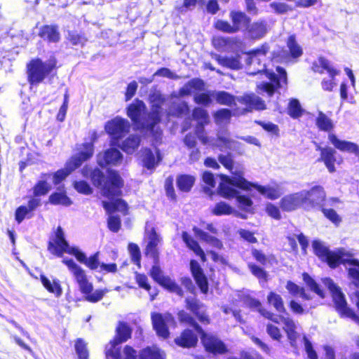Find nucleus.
<instances>
[{
    "instance_id": "4468645a",
    "label": "nucleus",
    "mask_w": 359,
    "mask_h": 359,
    "mask_svg": "<svg viewBox=\"0 0 359 359\" xmlns=\"http://www.w3.org/2000/svg\"><path fill=\"white\" fill-rule=\"evenodd\" d=\"M130 127L129 121L120 116L108 121L105 123L104 130L111 138V145H118L120 140L128 134Z\"/></svg>"
},
{
    "instance_id": "393cba45",
    "label": "nucleus",
    "mask_w": 359,
    "mask_h": 359,
    "mask_svg": "<svg viewBox=\"0 0 359 359\" xmlns=\"http://www.w3.org/2000/svg\"><path fill=\"white\" fill-rule=\"evenodd\" d=\"M252 188L256 189L259 193L271 200L277 199L283 193L281 186L278 184H269L266 186L253 184L251 187V189Z\"/></svg>"
},
{
    "instance_id": "f257e3e1",
    "label": "nucleus",
    "mask_w": 359,
    "mask_h": 359,
    "mask_svg": "<svg viewBox=\"0 0 359 359\" xmlns=\"http://www.w3.org/2000/svg\"><path fill=\"white\" fill-rule=\"evenodd\" d=\"M83 175L85 177L90 174L93 184L101 189L102 194L111 200V202L103 201V207L107 212L119 211L126 214L127 204L120 198L114 199L121 194L122 180L118 174L114 171H109L106 177L99 169L91 171L88 168L82 170Z\"/></svg>"
},
{
    "instance_id": "473e14b6",
    "label": "nucleus",
    "mask_w": 359,
    "mask_h": 359,
    "mask_svg": "<svg viewBox=\"0 0 359 359\" xmlns=\"http://www.w3.org/2000/svg\"><path fill=\"white\" fill-rule=\"evenodd\" d=\"M39 35L49 42H57L60 39L57 27L53 25H46L41 28Z\"/></svg>"
},
{
    "instance_id": "5701e85b",
    "label": "nucleus",
    "mask_w": 359,
    "mask_h": 359,
    "mask_svg": "<svg viewBox=\"0 0 359 359\" xmlns=\"http://www.w3.org/2000/svg\"><path fill=\"white\" fill-rule=\"evenodd\" d=\"M141 158L143 165L149 170H152L161 161L160 151L155 148L154 151L150 149H144L141 151Z\"/></svg>"
},
{
    "instance_id": "4be33fe9",
    "label": "nucleus",
    "mask_w": 359,
    "mask_h": 359,
    "mask_svg": "<svg viewBox=\"0 0 359 359\" xmlns=\"http://www.w3.org/2000/svg\"><path fill=\"white\" fill-rule=\"evenodd\" d=\"M328 140L339 151L359 156V147L356 144L352 142L340 140L333 133L328 135Z\"/></svg>"
},
{
    "instance_id": "423d86ee",
    "label": "nucleus",
    "mask_w": 359,
    "mask_h": 359,
    "mask_svg": "<svg viewBox=\"0 0 359 359\" xmlns=\"http://www.w3.org/2000/svg\"><path fill=\"white\" fill-rule=\"evenodd\" d=\"M48 250L57 257H62L64 252L74 255L76 259L91 270H97L101 264L99 262V252L87 257L78 248L70 247L65 238V233L61 227L55 231V238L49 242Z\"/></svg>"
},
{
    "instance_id": "f03ea898",
    "label": "nucleus",
    "mask_w": 359,
    "mask_h": 359,
    "mask_svg": "<svg viewBox=\"0 0 359 359\" xmlns=\"http://www.w3.org/2000/svg\"><path fill=\"white\" fill-rule=\"evenodd\" d=\"M268 45H262L260 48L249 53L247 64L249 67L248 73L255 75L264 71V74L270 82H263L257 86L260 93L265 92L269 96L272 95L277 88H284L287 85V74L285 70L277 67L276 73L265 70L266 67V54L269 53Z\"/></svg>"
},
{
    "instance_id": "9b49d317",
    "label": "nucleus",
    "mask_w": 359,
    "mask_h": 359,
    "mask_svg": "<svg viewBox=\"0 0 359 359\" xmlns=\"http://www.w3.org/2000/svg\"><path fill=\"white\" fill-rule=\"evenodd\" d=\"M178 318L180 322L190 325L201 335L202 343L208 351L213 353H224L226 351L224 343L215 336L205 333L189 314L181 311L178 313Z\"/></svg>"
},
{
    "instance_id": "774afa93",
    "label": "nucleus",
    "mask_w": 359,
    "mask_h": 359,
    "mask_svg": "<svg viewBox=\"0 0 359 359\" xmlns=\"http://www.w3.org/2000/svg\"><path fill=\"white\" fill-rule=\"evenodd\" d=\"M135 280L140 287L144 288L147 291L151 289V286L148 283V278L145 275L136 273Z\"/></svg>"
},
{
    "instance_id": "864d4df0",
    "label": "nucleus",
    "mask_w": 359,
    "mask_h": 359,
    "mask_svg": "<svg viewBox=\"0 0 359 359\" xmlns=\"http://www.w3.org/2000/svg\"><path fill=\"white\" fill-rule=\"evenodd\" d=\"M74 348L79 359H88V351L86 344L81 339H77L75 341Z\"/></svg>"
},
{
    "instance_id": "a18cd8bd",
    "label": "nucleus",
    "mask_w": 359,
    "mask_h": 359,
    "mask_svg": "<svg viewBox=\"0 0 359 359\" xmlns=\"http://www.w3.org/2000/svg\"><path fill=\"white\" fill-rule=\"evenodd\" d=\"M194 182L195 177L189 175H180L177 180V187L182 191H189Z\"/></svg>"
},
{
    "instance_id": "2eb2a0df",
    "label": "nucleus",
    "mask_w": 359,
    "mask_h": 359,
    "mask_svg": "<svg viewBox=\"0 0 359 359\" xmlns=\"http://www.w3.org/2000/svg\"><path fill=\"white\" fill-rule=\"evenodd\" d=\"M301 193L304 200V208L306 210L321 207L326 198L324 188L319 185L314 186L309 190H302Z\"/></svg>"
},
{
    "instance_id": "c85d7f7f",
    "label": "nucleus",
    "mask_w": 359,
    "mask_h": 359,
    "mask_svg": "<svg viewBox=\"0 0 359 359\" xmlns=\"http://www.w3.org/2000/svg\"><path fill=\"white\" fill-rule=\"evenodd\" d=\"M312 69L314 72L320 74L327 72L332 77H334V76L339 74V71L333 68L330 65V62L323 57H320L313 63Z\"/></svg>"
},
{
    "instance_id": "c756f323",
    "label": "nucleus",
    "mask_w": 359,
    "mask_h": 359,
    "mask_svg": "<svg viewBox=\"0 0 359 359\" xmlns=\"http://www.w3.org/2000/svg\"><path fill=\"white\" fill-rule=\"evenodd\" d=\"M140 143V137L137 135H130L121 143H118L117 147H120L127 154H133L138 148Z\"/></svg>"
},
{
    "instance_id": "09e8293b",
    "label": "nucleus",
    "mask_w": 359,
    "mask_h": 359,
    "mask_svg": "<svg viewBox=\"0 0 359 359\" xmlns=\"http://www.w3.org/2000/svg\"><path fill=\"white\" fill-rule=\"evenodd\" d=\"M192 116L198 122V124L202 126L209 123L208 113L203 108L196 107L193 111Z\"/></svg>"
},
{
    "instance_id": "37998d69",
    "label": "nucleus",
    "mask_w": 359,
    "mask_h": 359,
    "mask_svg": "<svg viewBox=\"0 0 359 359\" xmlns=\"http://www.w3.org/2000/svg\"><path fill=\"white\" fill-rule=\"evenodd\" d=\"M316 123L319 130L329 132L334 128L332 121L322 111L318 112Z\"/></svg>"
},
{
    "instance_id": "b1692460",
    "label": "nucleus",
    "mask_w": 359,
    "mask_h": 359,
    "mask_svg": "<svg viewBox=\"0 0 359 359\" xmlns=\"http://www.w3.org/2000/svg\"><path fill=\"white\" fill-rule=\"evenodd\" d=\"M148 243L145 249V255L151 257L154 262H156L158 257L157 246L161 242L159 236L156 233L154 229L147 233Z\"/></svg>"
},
{
    "instance_id": "3c124183",
    "label": "nucleus",
    "mask_w": 359,
    "mask_h": 359,
    "mask_svg": "<svg viewBox=\"0 0 359 359\" xmlns=\"http://www.w3.org/2000/svg\"><path fill=\"white\" fill-rule=\"evenodd\" d=\"M287 110L288 114L293 118L300 117L303 112L299 102L296 99H292L290 101Z\"/></svg>"
},
{
    "instance_id": "e433bc0d",
    "label": "nucleus",
    "mask_w": 359,
    "mask_h": 359,
    "mask_svg": "<svg viewBox=\"0 0 359 359\" xmlns=\"http://www.w3.org/2000/svg\"><path fill=\"white\" fill-rule=\"evenodd\" d=\"M131 335V330L129 326L125 323H119L116 328V336L114 340L116 346L119 344L127 341Z\"/></svg>"
},
{
    "instance_id": "6ab92c4d",
    "label": "nucleus",
    "mask_w": 359,
    "mask_h": 359,
    "mask_svg": "<svg viewBox=\"0 0 359 359\" xmlns=\"http://www.w3.org/2000/svg\"><path fill=\"white\" fill-rule=\"evenodd\" d=\"M316 149L320 151V157L318 161L323 162L330 172H334L336 171L335 163L340 164L342 161L341 158L337 161L335 149L330 147H321L320 146H318Z\"/></svg>"
},
{
    "instance_id": "58836bf2",
    "label": "nucleus",
    "mask_w": 359,
    "mask_h": 359,
    "mask_svg": "<svg viewBox=\"0 0 359 359\" xmlns=\"http://www.w3.org/2000/svg\"><path fill=\"white\" fill-rule=\"evenodd\" d=\"M214 58L218 62L219 65L224 67L232 69H239L241 68V63L238 56L222 57L215 55Z\"/></svg>"
},
{
    "instance_id": "f3484780",
    "label": "nucleus",
    "mask_w": 359,
    "mask_h": 359,
    "mask_svg": "<svg viewBox=\"0 0 359 359\" xmlns=\"http://www.w3.org/2000/svg\"><path fill=\"white\" fill-rule=\"evenodd\" d=\"M151 276L155 281L170 292L176 293L180 296L182 295V290L180 286L168 276H163L161 270L158 266H153L151 270Z\"/></svg>"
},
{
    "instance_id": "9d476101",
    "label": "nucleus",
    "mask_w": 359,
    "mask_h": 359,
    "mask_svg": "<svg viewBox=\"0 0 359 359\" xmlns=\"http://www.w3.org/2000/svg\"><path fill=\"white\" fill-rule=\"evenodd\" d=\"M211 95L212 97L216 100L217 102L220 104L233 107L236 105V102H238L245 104L250 109L257 110H262L265 109L264 102L260 97L254 94L235 97L225 91H212Z\"/></svg>"
},
{
    "instance_id": "603ef678",
    "label": "nucleus",
    "mask_w": 359,
    "mask_h": 359,
    "mask_svg": "<svg viewBox=\"0 0 359 359\" xmlns=\"http://www.w3.org/2000/svg\"><path fill=\"white\" fill-rule=\"evenodd\" d=\"M203 181L209 186V187H204L205 193L209 196H212L214 194L212 188L215 187L214 175L211 172L205 171L203 174Z\"/></svg>"
},
{
    "instance_id": "72a5a7b5",
    "label": "nucleus",
    "mask_w": 359,
    "mask_h": 359,
    "mask_svg": "<svg viewBox=\"0 0 359 359\" xmlns=\"http://www.w3.org/2000/svg\"><path fill=\"white\" fill-rule=\"evenodd\" d=\"M240 143L237 141L231 140L228 135L219 133L217 145L221 149H226L231 150L238 151L240 149Z\"/></svg>"
},
{
    "instance_id": "ddd939ff",
    "label": "nucleus",
    "mask_w": 359,
    "mask_h": 359,
    "mask_svg": "<svg viewBox=\"0 0 359 359\" xmlns=\"http://www.w3.org/2000/svg\"><path fill=\"white\" fill-rule=\"evenodd\" d=\"M322 282L331 293L335 309L341 316L350 318L354 322L359 323V318L348 307L344 294L341 292V288L329 278L322 279Z\"/></svg>"
},
{
    "instance_id": "338daca9",
    "label": "nucleus",
    "mask_w": 359,
    "mask_h": 359,
    "mask_svg": "<svg viewBox=\"0 0 359 359\" xmlns=\"http://www.w3.org/2000/svg\"><path fill=\"white\" fill-rule=\"evenodd\" d=\"M325 216L332 221L335 224H339L341 222V217L337 212L332 209H323Z\"/></svg>"
},
{
    "instance_id": "dca6fc26",
    "label": "nucleus",
    "mask_w": 359,
    "mask_h": 359,
    "mask_svg": "<svg viewBox=\"0 0 359 359\" xmlns=\"http://www.w3.org/2000/svg\"><path fill=\"white\" fill-rule=\"evenodd\" d=\"M151 320L157 334L163 339H166L169 336L168 325L175 324L173 316L168 313L164 314L152 313Z\"/></svg>"
},
{
    "instance_id": "bb28decb",
    "label": "nucleus",
    "mask_w": 359,
    "mask_h": 359,
    "mask_svg": "<svg viewBox=\"0 0 359 359\" xmlns=\"http://www.w3.org/2000/svg\"><path fill=\"white\" fill-rule=\"evenodd\" d=\"M187 308L191 310L202 323H208V316L205 313L204 306L195 298H187Z\"/></svg>"
},
{
    "instance_id": "49530a36",
    "label": "nucleus",
    "mask_w": 359,
    "mask_h": 359,
    "mask_svg": "<svg viewBox=\"0 0 359 359\" xmlns=\"http://www.w3.org/2000/svg\"><path fill=\"white\" fill-rule=\"evenodd\" d=\"M287 47L292 58L299 57L302 55V48L297 43L294 36H289L287 41Z\"/></svg>"
},
{
    "instance_id": "7c9ffc66",
    "label": "nucleus",
    "mask_w": 359,
    "mask_h": 359,
    "mask_svg": "<svg viewBox=\"0 0 359 359\" xmlns=\"http://www.w3.org/2000/svg\"><path fill=\"white\" fill-rule=\"evenodd\" d=\"M197 341V336L190 330H184L180 337L175 339L177 345L187 348L194 346Z\"/></svg>"
},
{
    "instance_id": "c03bdc74",
    "label": "nucleus",
    "mask_w": 359,
    "mask_h": 359,
    "mask_svg": "<svg viewBox=\"0 0 359 359\" xmlns=\"http://www.w3.org/2000/svg\"><path fill=\"white\" fill-rule=\"evenodd\" d=\"M49 202L53 205H62L64 206H69L72 203L71 199L64 191L52 194L49 196Z\"/></svg>"
},
{
    "instance_id": "ea45409f",
    "label": "nucleus",
    "mask_w": 359,
    "mask_h": 359,
    "mask_svg": "<svg viewBox=\"0 0 359 359\" xmlns=\"http://www.w3.org/2000/svg\"><path fill=\"white\" fill-rule=\"evenodd\" d=\"M195 235L201 240L206 242L210 245L217 248L221 249L223 246L222 243L217 238L208 235L207 233L203 231L197 227L193 229Z\"/></svg>"
},
{
    "instance_id": "8fccbe9b",
    "label": "nucleus",
    "mask_w": 359,
    "mask_h": 359,
    "mask_svg": "<svg viewBox=\"0 0 359 359\" xmlns=\"http://www.w3.org/2000/svg\"><path fill=\"white\" fill-rule=\"evenodd\" d=\"M286 289L288 290L289 293L293 296H299L304 299H309V297L304 292V288L292 281L287 283Z\"/></svg>"
},
{
    "instance_id": "13d9d810",
    "label": "nucleus",
    "mask_w": 359,
    "mask_h": 359,
    "mask_svg": "<svg viewBox=\"0 0 359 359\" xmlns=\"http://www.w3.org/2000/svg\"><path fill=\"white\" fill-rule=\"evenodd\" d=\"M128 250L133 262L140 267L141 255L139 247L135 243H130Z\"/></svg>"
},
{
    "instance_id": "bf43d9fd",
    "label": "nucleus",
    "mask_w": 359,
    "mask_h": 359,
    "mask_svg": "<svg viewBox=\"0 0 359 359\" xmlns=\"http://www.w3.org/2000/svg\"><path fill=\"white\" fill-rule=\"evenodd\" d=\"M212 91H210L208 93H203L196 94L194 95V102L198 104L208 106L212 102Z\"/></svg>"
},
{
    "instance_id": "39448f33",
    "label": "nucleus",
    "mask_w": 359,
    "mask_h": 359,
    "mask_svg": "<svg viewBox=\"0 0 359 359\" xmlns=\"http://www.w3.org/2000/svg\"><path fill=\"white\" fill-rule=\"evenodd\" d=\"M229 170L233 176L220 175L222 180L219 186V193L220 196L227 199L235 198L239 208L245 211H250L252 201L248 197L241 195L240 192L236 190L235 187L246 191H251V187L253 184L247 181L243 177L244 172L242 168L234 167L233 165V169Z\"/></svg>"
},
{
    "instance_id": "680f3d73",
    "label": "nucleus",
    "mask_w": 359,
    "mask_h": 359,
    "mask_svg": "<svg viewBox=\"0 0 359 359\" xmlns=\"http://www.w3.org/2000/svg\"><path fill=\"white\" fill-rule=\"evenodd\" d=\"M266 332L274 340L280 341L283 337L279 328L273 324L269 323L266 325Z\"/></svg>"
},
{
    "instance_id": "6e6552de",
    "label": "nucleus",
    "mask_w": 359,
    "mask_h": 359,
    "mask_svg": "<svg viewBox=\"0 0 359 359\" xmlns=\"http://www.w3.org/2000/svg\"><path fill=\"white\" fill-rule=\"evenodd\" d=\"M245 304L252 309L257 310L262 316L269 319L272 322L279 324L280 322L283 324V329L287 334V338L292 346H296V341L299 337L297 331L298 326L295 322L289 317L278 316L273 313L262 308L261 302L254 298L248 297L245 300Z\"/></svg>"
},
{
    "instance_id": "69168bd1",
    "label": "nucleus",
    "mask_w": 359,
    "mask_h": 359,
    "mask_svg": "<svg viewBox=\"0 0 359 359\" xmlns=\"http://www.w3.org/2000/svg\"><path fill=\"white\" fill-rule=\"evenodd\" d=\"M304 348L309 359H318L316 351L313 349L311 343L308 340L306 336L303 337Z\"/></svg>"
},
{
    "instance_id": "f8f14e48",
    "label": "nucleus",
    "mask_w": 359,
    "mask_h": 359,
    "mask_svg": "<svg viewBox=\"0 0 359 359\" xmlns=\"http://www.w3.org/2000/svg\"><path fill=\"white\" fill-rule=\"evenodd\" d=\"M56 60L54 57L43 62L39 58L32 59L27 65V74L28 82L32 86H37L55 67Z\"/></svg>"
},
{
    "instance_id": "2f4dec72",
    "label": "nucleus",
    "mask_w": 359,
    "mask_h": 359,
    "mask_svg": "<svg viewBox=\"0 0 359 359\" xmlns=\"http://www.w3.org/2000/svg\"><path fill=\"white\" fill-rule=\"evenodd\" d=\"M230 16L233 22L232 27L235 32L245 27L250 22V19L242 12L232 11Z\"/></svg>"
},
{
    "instance_id": "a878e982",
    "label": "nucleus",
    "mask_w": 359,
    "mask_h": 359,
    "mask_svg": "<svg viewBox=\"0 0 359 359\" xmlns=\"http://www.w3.org/2000/svg\"><path fill=\"white\" fill-rule=\"evenodd\" d=\"M190 268L192 275L201 289V291L204 294L207 293L208 290L207 278L203 274L199 264L195 260H191L190 262Z\"/></svg>"
},
{
    "instance_id": "4d7b16f0",
    "label": "nucleus",
    "mask_w": 359,
    "mask_h": 359,
    "mask_svg": "<svg viewBox=\"0 0 359 359\" xmlns=\"http://www.w3.org/2000/svg\"><path fill=\"white\" fill-rule=\"evenodd\" d=\"M303 280L310 289L316 292L318 296L323 298L325 297L323 291L320 288L316 281L307 273L303 274Z\"/></svg>"
},
{
    "instance_id": "de8ad7c7",
    "label": "nucleus",
    "mask_w": 359,
    "mask_h": 359,
    "mask_svg": "<svg viewBox=\"0 0 359 359\" xmlns=\"http://www.w3.org/2000/svg\"><path fill=\"white\" fill-rule=\"evenodd\" d=\"M215 121L217 125L227 124L231 117V111L228 109H222L213 114Z\"/></svg>"
},
{
    "instance_id": "20e7f679",
    "label": "nucleus",
    "mask_w": 359,
    "mask_h": 359,
    "mask_svg": "<svg viewBox=\"0 0 359 359\" xmlns=\"http://www.w3.org/2000/svg\"><path fill=\"white\" fill-rule=\"evenodd\" d=\"M312 246L315 254L322 260L327 262L328 265L334 268L340 264H348V275L353 283L358 287L355 294L351 297L359 309V262L352 257V255L344 249H339L331 252L320 241H314Z\"/></svg>"
},
{
    "instance_id": "4c0bfd02",
    "label": "nucleus",
    "mask_w": 359,
    "mask_h": 359,
    "mask_svg": "<svg viewBox=\"0 0 359 359\" xmlns=\"http://www.w3.org/2000/svg\"><path fill=\"white\" fill-rule=\"evenodd\" d=\"M182 239L187 246L191 249L194 253L198 256L203 262L205 261V255L199 246L198 243L195 241L187 232H183Z\"/></svg>"
},
{
    "instance_id": "6e6d98bb",
    "label": "nucleus",
    "mask_w": 359,
    "mask_h": 359,
    "mask_svg": "<svg viewBox=\"0 0 359 359\" xmlns=\"http://www.w3.org/2000/svg\"><path fill=\"white\" fill-rule=\"evenodd\" d=\"M233 212V208L224 202L217 203L212 209V213L215 215H231Z\"/></svg>"
},
{
    "instance_id": "c9c22d12",
    "label": "nucleus",
    "mask_w": 359,
    "mask_h": 359,
    "mask_svg": "<svg viewBox=\"0 0 359 359\" xmlns=\"http://www.w3.org/2000/svg\"><path fill=\"white\" fill-rule=\"evenodd\" d=\"M40 279L43 287L49 292L53 293L56 297H60L62 294V288L58 280H50L44 275H41Z\"/></svg>"
},
{
    "instance_id": "cd10ccee",
    "label": "nucleus",
    "mask_w": 359,
    "mask_h": 359,
    "mask_svg": "<svg viewBox=\"0 0 359 359\" xmlns=\"http://www.w3.org/2000/svg\"><path fill=\"white\" fill-rule=\"evenodd\" d=\"M50 178V175L43 174L41 179L33 187V196L30 198H37L46 195L51 189L50 184L47 182Z\"/></svg>"
},
{
    "instance_id": "a211bd4d",
    "label": "nucleus",
    "mask_w": 359,
    "mask_h": 359,
    "mask_svg": "<svg viewBox=\"0 0 359 359\" xmlns=\"http://www.w3.org/2000/svg\"><path fill=\"white\" fill-rule=\"evenodd\" d=\"M41 205V201L40 198H29L27 205H20L16 209L15 213V220L20 224L25 219L32 217L34 211Z\"/></svg>"
},
{
    "instance_id": "7ed1b4c3",
    "label": "nucleus",
    "mask_w": 359,
    "mask_h": 359,
    "mask_svg": "<svg viewBox=\"0 0 359 359\" xmlns=\"http://www.w3.org/2000/svg\"><path fill=\"white\" fill-rule=\"evenodd\" d=\"M150 101L151 109L149 113H146V105L142 101L135 100L128 107L127 115L137 127L150 132L158 139L161 135V131L156 125L161 120L164 99L161 94L154 93L150 96Z\"/></svg>"
},
{
    "instance_id": "f704fd0d",
    "label": "nucleus",
    "mask_w": 359,
    "mask_h": 359,
    "mask_svg": "<svg viewBox=\"0 0 359 359\" xmlns=\"http://www.w3.org/2000/svg\"><path fill=\"white\" fill-rule=\"evenodd\" d=\"M139 356L140 359H165V353L156 346L145 348Z\"/></svg>"
},
{
    "instance_id": "5fc2aeb1",
    "label": "nucleus",
    "mask_w": 359,
    "mask_h": 359,
    "mask_svg": "<svg viewBox=\"0 0 359 359\" xmlns=\"http://www.w3.org/2000/svg\"><path fill=\"white\" fill-rule=\"evenodd\" d=\"M106 359H121L118 347L114 341H110L105 348Z\"/></svg>"
},
{
    "instance_id": "aec40b11",
    "label": "nucleus",
    "mask_w": 359,
    "mask_h": 359,
    "mask_svg": "<svg viewBox=\"0 0 359 359\" xmlns=\"http://www.w3.org/2000/svg\"><path fill=\"white\" fill-rule=\"evenodd\" d=\"M97 158L98 164L102 167L110 165H118L122 161L123 155L118 149L111 148L103 154H99Z\"/></svg>"
},
{
    "instance_id": "1a4fd4ad",
    "label": "nucleus",
    "mask_w": 359,
    "mask_h": 359,
    "mask_svg": "<svg viewBox=\"0 0 359 359\" xmlns=\"http://www.w3.org/2000/svg\"><path fill=\"white\" fill-rule=\"evenodd\" d=\"M94 153L93 142H85L78 147V153L73 156L65 165V168L57 170L53 175V182L60 183L73 170L79 167L83 162L92 157Z\"/></svg>"
},
{
    "instance_id": "052dcab7",
    "label": "nucleus",
    "mask_w": 359,
    "mask_h": 359,
    "mask_svg": "<svg viewBox=\"0 0 359 359\" xmlns=\"http://www.w3.org/2000/svg\"><path fill=\"white\" fill-rule=\"evenodd\" d=\"M74 189L79 193L88 195L93 192L92 188L90 185L85 181H76L74 183Z\"/></svg>"
},
{
    "instance_id": "0eeeda50",
    "label": "nucleus",
    "mask_w": 359,
    "mask_h": 359,
    "mask_svg": "<svg viewBox=\"0 0 359 359\" xmlns=\"http://www.w3.org/2000/svg\"><path fill=\"white\" fill-rule=\"evenodd\" d=\"M64 263L74 276L79 290L85 295L88 302L95 303L100 301L108 292L107 289H100L93 291V285L88 280L85 271L75 263L72 259L63 258Z\"/></svg>"
},
{
    "instance_id": "79ce46f5",
    "label": "nucleus",
    "mask_w": 359,
    "mask_h": 359,
    "mask_svg": "<svg viewBox=\"0 0 359 359\" xmlns=\"http://www.w3.org/2000/svg\"><path fill=\"white\" fill-rule=\"evenodd\" d=\"M267 302L278 312L284 313L285 311L283 299L280 294L274 292H270L267 296Z\"/></svg>"
},
{
    "instance_id": "412c9836",
    "label": "nucleus",
    "mask_w": 359,
    "mask_h": 359,
    "mask_svg": "<svg viewBox=\"0 0 359 359\" xmlns=\"http://www.w3.org/2000/svg\"><path fill=\"white\" fill-rule=\"evenodd\" d=\"M302 194L301 191L284 196L280 201V205L283 210L292 211L299 208H304Z\"/></svg>"
},
{
    "instance_id": "a19ab883",
    "label": "nucleus",
    "mask_w": 359,
    "mask_h": 359,
    "mask_svg": "<svg viewBox=\"0 0 359 359\" xmlns=\"http://www.w3.org/2000/svg\"><path fill=\"white\" fill-rule=\"evenodd\" d=\"M266 32V25L264 22H257L248 27V36L252 39L263 37Z\"/></svg>"
},
{
    "instance_id": "e2e57ef3",
    "label": "nucleus",
    "mask_w": 359,
    "mask_h": 359,
    "mask_svg": "<svg viewBox=\"0 0 359 359\" xmlns=\"http://www.w3.org/2000/svg\"><path fill=\"white\" fill-rule=\"evenodd\" d=\"M155 76H162V77H165V78H168L170 79H177L179 78V76L176 74L172 72L168 68H161V69H158L153 74V77H155Z\"/></svg>"
},
{
    "instance_id": "0e129e2a",
    "label": "nucleus",
    "mask_w": 359,
    "mask_h": 359,
    "mask_svg": "<svg viewBox=\"0 0 359 359\" xmlns=\"http://www.w3.org/2000/svg\"><path fill=\"white\" fill-rule=\"evenodd\" d=\"M121 226V219L120 217L116 215H110L108 219V227L109 229L114 231L117 232Z\"/></svg>"
}]
</instances>
